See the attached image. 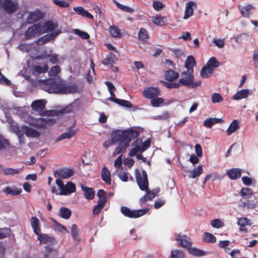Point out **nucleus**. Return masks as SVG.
<instances>
[{"label":"nucleus","instance_id":"obj_52","mask_svg":"<svg viewBox=\"0 0 258 258\" xmlns=\"http://www.w3.org/2000/svg\"><path fill=\"white\" fill-rule=\"evenodd\" d=\"M219 66V62L214 57H211L207 63V66L209 67L217 68Z\"/></svg>","mask_w":258,"mask_h":258},{"label":"nucleus","instance_id":"obj_62","mask_svg":"<svg viewBox=\"0 0 258 258\" xmlns=\"http://www.w3.org/2000/svg\"><path fill=\"white\" fill-rule=\"evenodd\" d=\"M219 246L221 248H225V251L226 252H228V250L230 249L229 248L227 247L228 245H230V242L229 240H224V241H220L219 242Z\"/></svg>","mask_w":258,"mask_h":258},{"label":"nucleus","instance_id":"obj_24","mask_svg":"<svg viewBox=\"0 0 258 258\" xmlns=\"http://www.w3.org/2000/svg\"><path fill=\"white\" fill-rule=\"evenodd\" d=\"M196 64V59L192 55L187 56L185 60V67L188 71H190L194 73V67Z\"/></svg>","mask_w":258,"mask_h":258},{"label":"nucleus","instance_id":"obj_55","mask_svg":"<svg viewBox=\"0 0 258 258\" xmlns=\"http://www.w3.org/2000/svg\"><path fill=\"white\" fill-rule=\"evenodd\" d=\"M243 207L247 208V209H254L256 206V203L253 201L246 200L242 202Z\"/></svg>","mask_w":258,"mask_h":258},{"label":"nucleus","instance_id":"obj_35","mask_svg":"<svg viewBox=\"0 0 258 258\" xmlns=\"http://www.w3.org/2000/svg\"><path fill=\"white\" fill-rule=\"evenodd\" d=\"M6 195H11L13 196H17L21 194L22 189H18L17 187H7L4 190Z\"/></svg>","mask_w":258,"mask_h":258},{"label":"nucleus","instance_id":"obj_23","mask_svg":"<svg viewBox=\"0 0 258 258\" xmlns=\"http://www.w3.org/2000/svg\"><path fill=\"white\" fill-rule=\"evenodd\" d=\"M227 174L230 179L236 180L241 176V171L239 168H232L227 171Z\"/></svg>","mask_w":258,"mask_h":258},{"label":"nucleus","instance_id":"obj_8","mask_svg":"<svg viewBox=\"0 0 258 258\" xmlns=\"http://www.w3.org/2000/svg\"><path fill=\"white\" fill-rule=\"evenodd\" d=\"M143 95L145 98L152 99L160 95V90L158 87H146L143 92Z\"/></svg>","mask_w":258,"mask_h":258},{"label":"nucleus","instance_id":"obj_51","mask_svg":"<svg viewBox=\"0 0 258 258\" xmlns=\"http://www.w3.org/2000/svg\"><path fill=\"white\" fill-rule=\"evenodd\" d=\"M113 2L118 8L120 9V10L123 11L128 13H132L134 12V10L132 8L128 7L127 6L122 5L118 2H117V1H116L115 0H113Z\"/></svg>","mask_w":258,"mask_h":258},{"label":"nucleus","instance_id":"obj_1","mask_svg":"<svg viewBox=\"0 0 258 258\" xmlns=\"http://www.w3.org/2000/svg\"><path fill=\"white\" fill-rule=\"evenodd\" d=\"M43 82L44 90L49 93L68 94L77 92L78 86L76 84H67L62 79L50 78Z\"/></svg>","mask_w":258,"mask_h":258},{"label":"nucleus","instance_id":"obj_31","mask_svg":"<svg viewBox=\"0 0 258 258\" xmlns=\"http://www.w3.org/2000/svg\"><path fill=\"white\" fill-rule=\"evenodd\" d=\"M214 71L212 68L208 66H204L202 67L201 71V76L203 78H208L213 73Z\"/></svg>","mask_w":258,"mask_h":258},{"label":"nucleus","instance_id":"obj_18","mask_svg":"<svg viewBox=\"0 0 258 258\" xmlns=\"http://www.w3.org/2000/svg\"><path fill=\"white\" fill-rule=\"evenodd\" d=\"M101 177L102 180L104 181L106 184L107 185L111 184V172L106 166H104L101 170Z\"/></svg>","mask_w":258,"mask_h":258},{"label":"nucleus","instance_id":"obj_38","mask_svg":"<svg viewBox=\"0 0 258 258\" xmlns=\"http://www.w3.org/2000/svg\"><path fill=\"white\" fill-rule=\"evenodd\" d=\"M189 252L196 256H202L207 254V252L197 247L190 248Z\"/></svg>","mask_w":258,"mask_h":258},{"label":"nucleus","instance_id":"obj_46","mask_svg":"<svg viewBox=\"0 0 258 258\" xmlns=\"http://www.w3.org/2000/svg\"><path fill=\"white\" fill-rule=\"evenodd\" d=\"M33 70L38 73H43L48 71V66L47 64H45L43 67L35 65L33 67Z\"/></svg>","mask_w":258,"mask_h":258},{"label":"nucleus","instance_id":"obj_26","mask_svg":"<svg viewBox=\"0 0 258 258\" xmlns=\"http://www.w3.org/2000/svg\"><path fill=\"white\" fill-rule=\"evenodd\" d=\"M46 101L44 100H38L33 101L31 104L33 109L38 111L45 108Z\"/></svg>","mask_w":258,"mask_h":258},{"label":"nucleus","instance_id":"obj_25","mask_svg":"<svg viewBox=\"0 0 258 258\" xmlns=\"http://www.w3.org/2000/svg\"><path fill=\"white\" fill-rule=\"evenodd\" d=\"M249 95V90L248 89H242L237 91L232 97L234 100H237L243 98H245Z\"/></svg>","mask_w":258,"mask_h":258},{"label":"nucleus","instance_id":"obj_6","mask_svg":"<svg viewBox=\"0 0 258 258\" xmlns=\"http://www.w3.org/2000/svg\"><path fill=\"white\" fill-rule=\"evenodd\" d=\"M42 24L38 23L33 24L29 27L25 33V38L27 40H29L35 38L36 36L42 33Z\"/></svg>","mask_w":258,"mask_h":258},{"label":"nucleus","instance_id":"obj_9","mask_svg":"<svg viewBox=\"0 0 258 258\" xmlns=\"http://www.w3.org/2000/svg\"><path fill=\"white\" fill-rule=\"evenodd\" d=\"M60 32V30H57L56 31L51 32L48 34L45 35L42 37L38 38L36 41V44L38 45H43L45 43L53 40Z\"/></svg>","mask_w":258,"mask_h":258},{"label":"nucleus","instance_id":"obj_2","mask_svg":"<svg viewBox=\"0 0 258 258\" xmlns=\"http://www.w3.org/2000/svg\"><path fill=\"white\" fill-rule=\"evenodd\" d=\"M139 136L138 131L133 129L121 131L117 130L113 132L111 138L114 143L119 142L118 146L113 153V156L125 152L130 146L132 140L137 138Z\"/></svg>","mask_w":258,"mask_h":258},{"label":"nucleus","instance_id":"obj_7","mask_svg":"<svg viewBox=\"0 0 258 258\" xmlns=\"http://www.w3.org/2000/svg\"><path fill=\"white\" fill-rule=\"evenodd\" d=\"M2 7L6 14H12L19 9V5L17 2L12 0H4Z\"/></svg>","mask_w":258,"mask_h":258},{"label":"nucleus","instance_id":"obj_45","mask_svg":"<svg viewBox=\"0 0 258 258\" xmlns=\"http://www.w3.org/2000/svg\"><path fill=\"white\" fill-rule=\"evenodd\" d=\"M138 38L140 40L145 41L149 38L147 31L145 28H141L138 34Z\"/></svg>","mask_w":258,"mask_h":258},{"label":"nucleus","instance_id":"obj_47","mask_svg":"<svg viewBox=\"0 0 258 258\" xmlns=\"http://www.w3.org/2000/svg\"><path fill=\"white\" fill-rule=\"evenodd\" d=\"M52 221L55 224V226L56 227V228H57V230L59 232H62L64 231L66 233H69V230L67 229V228L64 225H62L61 224L59 223L55 220H54L53 219H52Z\"/></svg>","mask_w":258,"mask_h":258},{"label":"nucleus","instance_id":"obj_40","mask_svg":"<svg viewBox=\"0 0 258 258\" xmlns=\"http://www.w3.org/2000/svg\"><path fill=\"white\" fill-rule=\"evenodd\" d=\"M22 169L5 168L3 170V173L5 175H15L20 173Z\"/></svg>","mask_w":258,"mask_h":258},{"label":"nucleus","instance_id":"obj_39","mask_svg":"<svg viewBox=\"0 0 258 258\" xmlns=\"http://www.w3.org/2000/svg\"><path fill=\"white\" fill-rule=\"evenodd\" d=\"M203 241L207 243H214L216 241V238L212 234L208 232L205 233L203 235Z\"/></svg>","mask_w":258,"mask_h":258},{"label":"nucleus","instance_id":"obj_10","mask_svg":"<svg viewBox=\"0 0 258 258\" xmlns=\"http://www.w3.org/2000/svg\"><path fill=\"white\" fill-rule=\"evenodd\" d=\"M74 174V171L72 169L62 168L56 170L54 176L62 179H67L72 177Z\"/></svg>","mask_w":258,"mask_h":258},{"label":"nucleus","instance_id":"obj_37","mask_svg":"<svg viewBox=\"0 0 258 258\" xmlns=\"http://www.w3.org/2000/svg\"><path fill=\"white\" fill-rule=\"evenodd\" d=\"M241 196L244 199H250L253 196V191L251 188L242 187L240 191Z\"/></svg>","mask_w":258,"mask_h":258},{"label":"nucleus","instance_id":"obj_53","mask_svg":"<svg viewBox=\"0 0 258 258\" xmlns=\"http://www.w3.org/2000/svg\"><path fill=\"white\" fill-rule=\"evenodd\" d=\"M183 252L180 249L172 250L171 252V258H184Z\"/></svg>","mask_w":258,"mask_h":258},{"label":"nucleus","instance_id":"obj_22","mask_svg":"<svg viewBox=\"0 0 258 258\" xmlns=\"http://www.w3.org/2000/svg\"><path fill=\"white\" fill-rule=\"evenodd\" d=\"M224 121L221 118H208L203 122V125L207 128H211L212 126L216 123H223Z\"/></svg>","mask_w":258,"mask_h":258},{"label":"nucleus","instance_id":"obj_28","mask_svg":"<svg viewBox=\"0 0 258 258\" xmlns=\"http://www.w3.org/2000/svg\"><path fill=\"white\" fill-rule=\"evenodd\" d=\"M115 55L112 52H109L106 55L105 58L102 60L101 63L105 66L108 64L112 65L115 62Z\"/></svg>","mask_w":258,"mask_h":258},{"label":"nucleus","instance_id":"obj_21","mask_svg":"<svg viewBox=\"0 0 258 258\" xmlns=\"http://www.w3.org/2000/svg\"><path fill=\"white\" fill-rule=\"evenodd\" d=\"M73 10L76 12V13L82 16L85 17L86 18H89L90 19L93 20L94 17L93 16L89 13L87 11L85 10L83 7L79 6L74 7Z\"/></svg>","mask_w":258,"mask_h":258},{"label":"nucleus","instance_id":"obj_14","mask_svg":"<svg viewBox=\"0 0 258 258\" xmlns=\"http://www.w3.org/2000/svg\"><path fill=\"white\" fill-rule=\"evenodd\" d=\"M238 8L242 16L245 18L249 17L251 15V10H254L255 9L252 5H247L244 7L238 5Z\"/></svg>","mask_w":258,"mask_h":258},{"label":"nucleus","instance_id":"obj_36","mask_svg":"<svg viewBox=\"0 0 258 258\" xmlns=\"http://www.w3.org/2000/svg\"><path fill=\"white\" fill-rule=\"evenodd\" d=\"M72 214L71 211L67 208L61 207L59 210V216L64 219H69Z\"/></svg>","mask_w":258,"mask_h":258},{"label":"nucleus","instance_id":"obj_34","mask_svg":"<svg viewBox=\"0 0 258 258\" xmlns=\"http://www.w3.org/2000/svg\"><path fill=\"white\" fill-rule=\"evenodd\" d=\"M79 230L76 224H73L71 227V234L73 239L77 241H80L81 238L79 235Z\"/></svg>","mask_w":258,"mask_h":258},{"label":"nucleus","instance_id":"obj_11","mask_svg":"<svg viewBox=\"0 0 258 258\" xmlns=\"http://www.w3.org/2000/svg\"><path fill=\"white\" fill-rule=\"evenodd\" d=\"M176 240L180 247L188 248L191 246L190 239L186 235L178 234L176 238Z\"/></svg>","mask_w":258,"mask_h":258},{"label":"nucleus","instance_id":"obj_59","mask_svg":"<svg viewBox=\"0 0 258 258\" xmlns=\"http://www.w3.org/2000/svg\"><path fill=\"white\" fill-rule=\"evenodd\" d=\"M60 71L61 69L59 66H53L49 72V75L50 76H55L59 74Z\"/></svg>","mask_w":258,"mask_h":258},{"label":"nucleus","instance_id":"obj_48","mask_svg":"<svg viewBox=\"0 0 258 258\" xmlns=\"http://www.w3.org/2000/svg\"><path fill=\"white\" fill-rule=\"evenodd\" d=\"M110 33L111 35L113 37L119 38L121 37V34L119 29L115 26L110 27Z\"/></svg>","mask_w":258,"mask_h":258},{"label":"nucleus","instance_id":"obj_44","mask_svg":"<svg viewBox=\"0 0 258 258\" xmlns=\"http://www.w3.org/2000/svg\"><path fill=\"white\" fill-rule=\"evenodd\" d=\"M164 102V99L162 98L156 97L153 98L150 100V103L153 107H158L160 104Z\"/></svg>","mask_w":258,"mask_h":258},{"label":"nucleus","instance_id":"obj_20","mask_svg":"<svg viewBox=\"0 0 258 258\" xmlns=\"http://www.w3.org/2000/svg\"><path fill=\"white\" fill-rule=\"evenodd\" d=\"M57 24H54L52 21H47L42 24L43 33H47L53 31L57 27Z\"/></svg>","mask_w":258,"mask_h":258},{"label":"nucleus","instance_id":"obj_58","mask_svg":"<svg viewBox=\"0 0 258 258\" xmlns=\"http://www.w3.org/2000/svg\"><path fill=\"white\" fill-rule=\"evenodd\" d=\"M9 145V141L0 135V151L8 147Z\"/></svg>","mask_w":258,"mask_h":258},{"label":"nucleus","instance_id":"obj_32","mask_svg":"<svg viewBox=\"0 0 258 258\" xmlns=\"http://www.w3.org/2000/svg\"><path fill=\"white\" fill-rule=\"evenodd\" d=\"M239 128V122L237 120L234 119L230 124L229 127L226 131L228 136L231 135L236 132Z\"/></svg>","mask_w":258,"mask_h":258},{"label":"nucleus","instance_id":"obj_17","mask_svg":"<svg viewBox=\"0 0 258 258\" xmlns=\"http://www.w3.org/2000/svg\"><path fill=\"white\" fill-rule=\"evenodd\" d=\"M23 132L28 137L37 138L40 136V134L37 130H34L27 125L22 126Z\"/></svg>","mask_w":258,"mask_h":258},{"label":"nucleus","instance_id":"obj_13","mask_svg":"<svg viewBox=\"0 0 258 258\" xmlns=\"http://www.w3.org/2000/svg\"><path fill=\"white\" fill-rule=\"evenodd\" d=\"M76 191V185L72 181H69L67 182L66 185H64V187L60 192V195H69L75 192Z\"/></svg>","mask_w":258,"mask_h":258},{"label":"nucleus","instance_id":"obj_30","mask_svg":"<svg viewBox=\"0 0 258 258\" xmlns=\"http://www.w3.org/2000/svg\"><path fill=\"white\" fill-rule=\"evenodd\" d=\"M75 131L70 128L67 132L61 134L56 139V142H59L66 139H71L75 135Z\"/></svg>","mask_w":258,"mask_h":258},{"label":"nucleus","instance_id":"obj_12","mask_svg":"<svg viewBox=\"0 0 258 258\" xmlns=\"http://www.w3.org/2000/svg\"><path fill=\"white\" fill-rule=\"evenodd\" d=\"M43 18L42 13L39 10H36L30 12L28 16L27 20L29 24H32L36 22Z\"/></svg>","mask_w":258,"mask_h":258},{"label":"nucleus","instance_id":"obj_56","mask_svg":"<svg viewBox=\"0 0 258 258\" xmlns=\"http://www.w3.org/2000/svg\"><path fill=\"white\" fill-rule=\"evenodd\" d=\"M115 103L121 106L126 107L128 108H131L132 107V103L128 101L120 99H117V100H115Z\"/></svg>","mask_w":258,"mask_h":258},{"label":"nucleus","instance_id":"obj_3","mask_svg":"<svg viewBox=\"0 0 258 258\" xmlns=\"http://www.w3.org/2000/svg\"><path fill=\"white\" fill-rule=\"evenodd\" d=\"M142 177L141 172L138 169L135 170V176L136 181L140 189L143 191H146V195L140 200L141 203H145L147 201L152 200L159 192V189H154L150 191L149 188V182L148 176L145 170L142 171Z\"/></svg>","mask_w":258,"mask_h":258},{"label":"nucleus","instance_id":"obj_29","mask_svg":"<svg viewBox=\"0 0 258 258\" xmlns=\"http://www.w3.org/2000/svg\"><path fill=\"white\" fill-rule=\"evenodd\" d=\"M152 21L154 24L160 26H165L167 24V18L166 17L159 16L153 17Z\"/></svg>","mask_w":258,"mask_h":258},{"label":"nucleus","instance_id":"obj_41","mask_svg":"<svg viewBox=\"0 0 258 258\" xmlns=\"http://www.w3.org/2000/svg\"><path fill=\"white\" fill-rule=\"evenodd\" d=\"M237 224L241 227L246 225H251V220L246 217H240L237 219Z\"/></svg>","mask_w":258,"mask_h":258},{"label":"nucleus","instance_id":"obj_54","mask_svg":"<svg viewBox=\"0 0 258 258\" xmlns=\"http://www.w3.org/2000/svg\"><path fill=\"white\" fill-rule=\"evenodd\" d=\"M97 196L99 198L98 202L106 203V198L105 197V192L104 189H99L97 192Z\"/></svg>","mask_w":258,"mask_h":258},{"label":"nucleus","instance_id":"obj_49","mask_svg":"<svg viewBox=\"0 0 258 258\" xmlns=\"http://www.w3.org/2000/svg\"><path fill=\"white\" fill-rule=\"evenodd\" d=\"M105 203L98 202L97 204L94 207L93 210V213L94 215H98L102 209L104 208Z\"/></svg>","mask_w":258,"mask_h":258},{"label":"nucleus","instance_id":"obj_16","mask_svg":"<svg viewBox=\"0 0 258 258\" xmlns=\"http://www.w3.org/2000/svg\"><path fill=\"white\" fill-rule=\"evenodd\" d=\"M37 239L39 241L40 244H46L48 243H54L55 242V238L53 236H50L47 234H41L39 233Z\"/></svg>","mask_w":258,"mask_h":258},{"label":"nucleus","instance_id":"obj_43","mask_svg":"<svg viewBox=\"0 0 258 258\" xmlns=\"http://www.w3.org/2000/svg\"><path fill=\"white\" fill-rule=\"evenodd\" d=\"M11 230L10 228H0V239L10 236Z\"/></svg>","mask_w":258,"mask_h":258},{"label":"nucleus","instance_id":"obj_42","mask_svg":"<svg viewBox=\"0 0 258 258\" xmlns=\"http://www.w3.org/2000/svg\"><path fill=\"white\" fill-rule=\"evenodd\" d=\"M203 171L202 166L200 165L190 171V174L189 175V177L191 178H195L200 175L203 173Z\"/></svg>","mask_w":258,"mask_h":258},{"label":"nucleus","instance_id":"obj_57","mask_svg":"<svg viewBox=\"0 0 258 258\" xmlns=\"http://www.w3.org/2000/svg\"><path fill=\"white\" fill-rule=\"evenodd\" d=\"M210 224L213 227L216 228H221L224 225V223L218 219L212 220L211 221Z\"/></svg>","mask_w":258,"mask_h":258},{"label":"nucleus","instance_id":"obj_50","mask_svg":"<svg viewBox=\"0 0 258 258\" xmlns=\"http://www.w3.org/2000/svg\"><path fill=\"white\" fill-rule=\"evenodd\" d=\"M73 31L75 34L78 35L83 39H88L90 38L89 34L86 32L82 31L78 29H74Z\"/></svg>","mask_w":258,"mask_h":258},{"label":"nucleus","instance_id":"obj_15","mask_svg":"<svg viewBox=\"0 0 258 258\" xmlns=\"http://www.w3.org/2000/svg\"><path fill=\"white\" fill-rule=\"evenodd\" d=\"M30 222L34 233L36 235H38L39 233H41L40 222L38 218L36 216H33L31 218Z\"/></svg>","mask_w":258,"mask_h":258},{"label":"nucleus","instance_id":"obj_33","mask_svg":"<svg viewBox=\"0 0 258 258\" xmlns=\"http://www.w3.org/2000/svg\"><path fill=\"white\" fill-rule=\"evenodd\" d=\"M82 189L84 191V195L87 199L92 200L94 199L95 190L93 188L83 186Z\"/></svg>","mask_w":258,"mask_h":258},{"label":"nucleus","instance_id":"obj_60","mask_svg":"<svg viewBox=\"0 0 258 258\" xmlns=\"http://www.w3.org/2000/svg\"><path fill=\"white\" fill-rule=\"evenodd\" d=\"M212 102L213 103H219L223 100V98L219 93L213 94L211 97Z\"/></svg>","mask_w":258,"mask_h":258},{"label":"nucleus","instance_id":"obj_19","mask_svg":"<svg viewBox=\"0 0 258 258\" xmlns=\"http://www.w3.org/2000/svg\"><path fill=\"white\" fill-rule=\"evenodd\" d=\"M196 7V5L193 2H188L186 3L185 9L183 16L184 19H187L191 16L194 13L193 7Z\"/></svg>","mask_w":258,"mask_h":258},{"label":"nucleus","instance_id":"obj_61","mask_svg":"<svg viewBox=\"0 0 258 258\" xmlns=\"http://www.w3.org/2000/svg\"><path fill=\"white\" fill-rule=\"evenodd\" d=\"M53 3L60 8H68L70 4L64 1L52 0Z\"/></svg>","mask_w":258,"mask_h":258},{"label":"nucleus","instance_id":"obj_4","mask_svg":"<svg viewBox=\"0 0 258 258\" xmlns=\"http://www.w3.org/2000/svg\"><path fill=\"white\" fill-rule=\"evenodd\" d=\"M194 79L193 72L185 71L181 73V78L179 79V83L180 85L191 88H196L201 85L200 80L194 82Z\"/></svg>","mask_w":258,"mask_h":258},{"label":"nucleus","instance_id":"obj_63","mask_svg":"<svg viewBox=\"0 0 258 258\" xmlns=\"http://www.w3.org/2000/svg\"><path fill=\"white\" fill-rule=\"evenodd\" d=\"M139 151L141 152V146L136 145V146L129 152L128 155L130 157H133L137 155L138 152Z\"/></svg>","mask_w":258,"mask_h":258},{"label":"nucleus","instance_id":"obj_64","mask_svg":"<svg viewBox=\"0 0 258 258\" xmlns=\"http://www.w3.org/2000/svg\"><path fill=\"white\" fill-rule=\"evenodd\" d=\"M128 172L125 171H119L118 176L122 181L126 182L128 180Z\"/></svg>","mask_w":258,"mask_h":258},{"label":"nucleus","instance_id":"obj_27","mask_svg":"<svg viewBox=\"0 0 258 258\" xmlns=\"http://www.w3.org/2000/svg\"><path fill=\"white\" fill-rule=\"evenodd\" d=\"M165 77L166 80L172 82L179 77V74L173 70L169 69L166 72Z\"/></svg>","mask_w":258,"mask_h":258},{"label":"nucleus","instance_id":"obj_5","mask_svg":"<svg viewBox=\"0 0 258 258\" xmlns=\"http://www.w3.org/2000/svg\"><path fill=\"white\" fill-rule=\"evenodd\" d=\"M120 211L125 217L130 218H138L146 214L148 212V209L131 210L130 208L123 206L121 207Z\"/></svg>","mask_w":258,"mask_h":258}]
</instances>
